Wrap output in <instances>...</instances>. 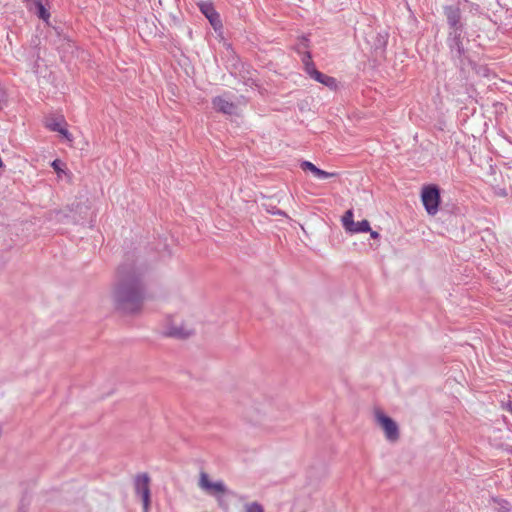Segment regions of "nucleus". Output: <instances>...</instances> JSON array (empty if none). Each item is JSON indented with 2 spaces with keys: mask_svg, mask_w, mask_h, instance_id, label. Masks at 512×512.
Listing matches in <instances>:
<instances>
[{
  "mask_svg": "<svg viewBox=\"0 0 512 512\" xmlns=\"http://www.w3.org/2000/svg\"><path fill=\"white\" fill-rule=\"evenodd\" d=\"M198 487L207 495L216 498L219 503L224 495L231 493L223 480L213 481L205 471L199 473Z\"/></svg>",
  "mask_w": 512,
  "mask_h": 512,
  "instance_id": "f03ea898",
  "label": "nucleus"
},
{
  "mask_svg": "<svg viewBox=\"0 0 512 512\" xmlns=\"http://www.w3.org/2000/svg\"><path fill=\"white\" fill-rule=\"evenodd\" d=\"M313 79L327 87H329L330 89H335L337 87V81L335 78L331 77V76H328V75H325L323 74L322 72H314V77Z\"/></svg>",
  "mask_w": 512,
  "mask_h": 512,
  "instance_id": "9b49d317",
  "label": "nucleus"
},
{
  "mask_svg": "<svg viewBox=\"0 0 512 512\" xmlns=\"http://www.w3.org/2000/svg\"><path fill=\"white\" fill-rule=\"evenodd\" d=\"M300 167L303 171H310L314 176L316 174V171L318 170V167H316L310 161H302L300 164Z\"/></svg>",
  "mask_w": 512,
  "mask_h": 512,
  "instance_id": "a211bd4d",
  "label": "nucleus"
},
{
  "mask_svg": "<svg viewBox=\"0 0 512 512\" xmlns=\"http://www.w3.org/2000/svg\"><path fill=\"white\" fill-rule=\"evenodd\" d=\"M369 232H370V236H371V238H373V239H377V238L379 237V233H378V232H376V231H372L371 229H370V231H369Z\"/></svg>",
  "mask_w": 512,
  "mask_h": 512,
  "instance_id": "393cba45",
  "label": "nucleus"
},
{
  "mask_svg": "<svg viewBox=\"0 0 512 512\" xmlns=\"http://www.w3.org/2000/svg\"><path fill=\"white\" fill-rule=\"evenodd\" d=\"M65 123L64 119L62 117L60 118H49L46 120L45 126L50 131L58 132L63 127V124Z\"/></svg>",
  "mask_w": 512,
  "mask_h": 512,
  "instance_id": "4468645a",
  "label": "nucleus"
},
{
  "mask_svg": "<svg viewBox=\"0 0 512 512\" xmlns=\"http://www.w3.org/2000/svg\"><path fill=\"white\" fill-rule=\"evenodd\" d=\"M374 418L384 431L385 438L390 442H396L400 438V431L398 424L389 416H387L381 409L374 410Z\"/></svg>",
  "mask_w": 512,
  "mask_h": 512,
  "instance_id": "7ed1b4c3",
  "label": "nucleus"
},
{
  "mask_svg": "<svg viewBox=\"0 0 512 512\" xmlns=\"http://www.w3.org/2000/svg\"><path fill=\"white\" fill-rule=\"evenodd\" d=\"M192 334H193V330L187 328L184 325L177 326L175 324H170L169 326H167L166 331H165V335H167L169 337L177 338V339H186L189 336H191Z\"/></svg>",
  "mask_w": 512,
  "mask_h": 512,
  "instance_id": "1a4fd4ad",
  "label": "nucleus"
},
{
  "mask_svg": "<svg viewBox=\"0 0 512 512\" xmlns=\"http://www.w3.org/2000/svg\"><path fill=\"white\" fill-rule=\"evenodd\" d=\"M58 133L63 135L68 141H72V135L65 127H62Z\"/></svg>",
  "mask_w": 512,
  "mask_h": 512,
  "instance_id": "5701e85b",
  "label": "nucleus"
},
{
  "mask_svg": "<svg viewBox=\"0 0 512 512\" xmlns=\"http://www.w3.org/2000/svg\"><path fill=\"white\" fill-rule=\"evenodd\" d=\"M353 211L352 210H348L345 212L343 218H342V222H343V226L344 228L346 229V231H349L351 229L352 226H354L355 222L353 220Z\"/></svg>",
  "mask_w": 512,
  "mask_h": 512,
  "instance_id": "dca6fc26",
  "label": "nucleus"
},
{
  "mask_svg": "<svg viewBox=\"0 0 512 512\" xmlns=\"http://www.w3.org/2000/svg\"><path fill=\"white\" fill-rule=\"evenodd\" d=\"M134 490L140 496L143 504V512H149L151 503L150 477L147 473L137 474L134 478Z\"/></svg>",
  "mask_w": 512,
  "mask_h": 512,
  "instance_id": "423d86ee",
  "label": "nucleus"
},
{
  "mask_svg": "<svg viewBox=\"0 0 512 512\" xmlns=\"http://www.w3.org/2000/svg\"><path fill=\"white\" fill-rule=\"evenodd\" d=\"M453 36V41L459 54L465 49V43H468L465 32L463 30V23L457 11L450 12V37Z\"/></svg>",
  "mask_w": 512,
  "mask_h": 512,
  "instance_id": "20e7f679",
  "label": "nucleus"
},
{
  "mask_svg": "<svg viewBox=\"0 0 512 512\" xmlns=\"http://www.w3.org/2000/svg\"><path fill=\"white\" fill-rule=\"evenodd\" d=\"M495 509L499 512H507L510 510V504L507 501H496Z\"/></svg>",
  "mask_w": 512,
  "mask_h": 512,
  "instance_id": "412c9836",
  "label": "nucleus"
},
{
  "mask_svg": "<svg viewBox=\"0 0 512 512\" xmlns=\"http://www.w3.org/2000/svg\"><path fill=\"white\" fill-rule=\"evenodd\" d=\"M8 97L6 90L3 86L0 85V112L7 106Z\"/></svg>",
  "mask_w": 512,
  "mask_h": 512,
  "instance_id": "6ab92c4d",
  "label": "nucleus"
},
{
  "mask_svg": "<svg viewBox=\"0 0 512 512\" xmlns=\"http://www.w3.org/2000/svg\"><path fill=\"white\" fill-rule=\"evenodd\" d=\"M146 297L143 270L134 261H125L117 270L113 290L115 307L123 314H134L142 309Z\"/></svg>",
  "mask_w": 512,
  "mask_h": 512,
  "instance_id": "f257e3e1",
  "label": "nucleus"
},
{
  "mask_svg": "<svg viewBox=\"0 0 512 512\" xmlns=\"http://www.w3.org/2000/svg\"><path fill=\"white\" fill-rule=\"evenodd\" d=\"M51 166L55 170V172H57L58 174L64 172V170L62 168V166H64V164L59 159H55L54 161H52Z\"/></svg>",
  "mask_w": 512,
  "mask_h": 512,
  "instance_id": "4be33fe9",
  "label": "nucleus"
},
{
  "mask_svg": "<svg viewBox=\"0 0 512 512\" xmlns=\"http://www.w3.org/2000/svg\"><path fill=\"white\" fill-rule=\"evenodd\" d=\"M197 7L200 12L207 18L210 25L215 31H220L223 28L220 14L216 11L214 4L211 1H199Z\"/></svg>",
  "mask_w": 512,
  "mask_h": 512,
  "instance_id": "0eeeda50",
  "label": "nucleus"
},
{
  "mask_svg": "<svg viewBox=\"0 0 512 512\" xmlns=\"http://www.w3.org/2000/svg\"><path fill=\"white\" fill-rule=\"evenodd\" d=\"M46 1L47 0H39L33 4L36 9V11H35L36 15L43 21H47L50 17V13L48 12V10L45 8V5H44Z\"/></svg>",
  "mask_w": 512,
  "mask_h": 512,
  "instance_id": "ddd939ff",
  "label": "nucleus"
},
{
  "mask_svg": "<svg viewBox=\"0 0 512 512\" xmlns=\"http://www.w3.org/2000/svg\"><path fill=\"white\" fill-rule=\"evenodd\" d=\"M421 200L429 215L437 214L440 204V190L436 185L430 184L423 187Z\"/></svg>",
  "mask_w": 512,
  "mask_h": 512,
  "instance_id": "39448f33",
  "label": "nucleus"
},
{
  "mask_svg": "<svg viewBox=\"0 0 512 512\" xmlns=\"http://www.w3.org/2000/svg\"><path fill=\"white\" fill-rule=\"evenodd\" d=\"M370 231V223L367 220L355 222L354 226L351 227L349 232L360 233Z\"/></svg>",
  "mask_w": 512,
  "mask_h": 512,
  "instance_id": "2eb2a0df",
  "label": "nucleus"
},
{
  "mask_svg": "<svg viewBox=\"0 0 512 512\" xmlns=\"http://www.w3.org/2000/svg\"><path fill=\"white\" fill-rule=\"evenodd\" d=\"M213 108L226 115H236L238 106L225 95L216 96L212 99Z\"/></svg>",
  "mask_w": 512,
  "mask_h": 512,
  "instance_id": "6e6552de",
  "label": "nucleus"
},
{
  "mask_svg": "<svg viewBox=\"0 0 512 512\" xmlns=\"http://www.w3.org/2000/svg\"><path fill=\"white\" fill-rule=\"evenodd\" d=\"M309 46V40L306 37H302L301 42L299 44L298 51L300 52L301 49H306Z\"/></svg>",
  "mask_w": 512,
  "mask_h": 512,
  "instance_id": "b1692460",
  "label": "nucleus"
},
{
  "mask_svg": "<svg viewBox=\"0 0 512 512\" xmlns=\"http://www.w3.org/2000/svg\"><path fill=\"white\" fill-rule=\"evenodd\" d=\"M336 176H337V173L327 172L320 168H318V170L316 171V174H315V177L318 179H328V178H332V177H336Z\"/></svg>",
  "mask_w": 512,
  "mask_h": 512,
  "instance_id": "aec40b11",
  "label": "nucleus"
},
{
  "mask_svg": "<svg viewBox=\"0 0 512 512\" xmlns=\"http://www.w3.org/2000/svg\"><path fill=\"white\" fill-rule=\"evenodd\" d=\"M244 508L245 512H264L263 507L258 502L247 503Z\"/></svg>",
  "mask_w": 512,
  "mask_h": 512,
  "instance_id": "f3484780",
  "label": "nucleus"
},
{
  "mask_svg": "<svg viewBox=\"0 0 512 512\" xmlns=\"http://www.w3.org/2000/svg\"><path fill=\"white\" fill-rule=\"evenodd\" d=\"M302 63L304 65V69H305V72L311 77L313 78L314 77V72H319L316 67H315V64L313 63L312 61V56H311V53L309 51H306L304 52L303 56H302Z\"/></svg>",
  "mask_w": 512,
  "mask_h": 512,
  "instance_id": "f8f14e48",
  "label": "nucleus"
},
{
  "mask_svg": "<svg viewBox=\"0 0 512 512\" xmlns=\"http://www.w3.org/2000/svg\"><path fill=\"white\" fill-rule=\"evenodd\" d=\"M386 45H387V35H383V34L378 33L375 36V41H374V44L372 46L375 54L377 56H382L384 51H385Z\"/></svg>",
  "mask_w": 512,
  "mask_h": 512,
  "instance_id": "9d476101",
  "label": "nucleus"
}]
</instances>
